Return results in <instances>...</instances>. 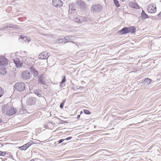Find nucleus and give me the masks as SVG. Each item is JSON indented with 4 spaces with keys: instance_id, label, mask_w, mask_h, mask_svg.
Returning <instances> with one entry per match:
<instances>
[{
    "instance_id": "1",
    "label": "nucleus",
    "mask_w": 161,
    "mask_h": 161,
    "mask_svg": "<svg viewBox=\"0 0 161 161\" xmlns=\"http://www.w3.org/2000/svg\"><path fill=\"white\" fill-rule=\"evenodd\" d=\"M2 112L3 114L9 116H12L15 114L17 112L16 108L9 104L4 105L2 106Z\"/></svg>"
},
{
    "instance_id": "2",
    "label": "nucleus",
    "mask_w": 161,
    "mask_h": 161,
    "mask_svg": "<svg viewBox=\"0 0 161 161\" xmlns=\"http://www.w3.org/2000/svg\"><path fill=\"white\" fill-rule=\"evenodd\" d=\"M72 19L75 22L80 23L82 25H84L91 21V17L89 16L74 17Z\"/></svg>"
},
{
    "instance_id": "3",
    "label": "nucleus",
    "mask_w": 161,
    "mask_h": 161,
    "mask_svg": "<svg viewBox=\"0 0 161 161\" xmlns=\"http://www.w3.org/2000/svg\"><path fill=\"white\" fill-rule=\"evenodd\" d=\"M103 8V7L100 4H93L90 8V11L93 13H99L100 12Z\"/></svg>"
},
{
    "instance_id": "4",
    "label": "nucleus",
    "mask_w": 161,
    "mask_h": 161,
    "mask_svg": "<svg viewBox=\"0 0 161 161\" xmlns=\"http://www.w3.org/2000/svg\"><path fill=\"white\" fill-rule=\"evenodd\" d=\"M14 89L19 91H22L25 89V85L23 82H18L15 84Z\"/></svg>"
},
{
    "instance_id": "5",
    "label": "nucleus",
    "mask_w": 161,
    "mask_h": 161,
    "mask_svg": "<svg viewBox=\"0 0 161 161\" xmlns=\"http://www.w3.org/2000/svg\"><path fill=\"white\" fill-rule=\"evenodd\" d=\"M31 76V75L30 72L27 70L24 71L21 74L22 78L25 80L29 79Z\"/></svg>"
},
{
    "instance_id": "6",
    "label": "nucleus",
    "mask_w": 161,
    "mask_h": 161,
    "mask_svg": "<svg viewBox=\"0 0 161 161\" xmlns=\"http://www.w3.org/2000/svg\"><path fill=\"white\" fill-rule=\"evenodd\" d=\"M76 4L81 9L85 8L86 6L85 2L81 0H77L76 1Z\"/></svg>"
},
{
    "instance_id": "7",
    "label": "nucleus",
    "mask_w": 161,
    "mask_h": 161,
    "mask_svg": "<svg viewBox=\"0 0 161 161\" xmlns=\"http://www.w3.org/2000/svg\"><path fill=\"white\" fill-rule=\"evenodd\" d=\"M53 5L56 7H60L63 5V2L60 0H53Z\"/></svg>"
},
{
    "instance_id": "8",
    "label": "nucleus",
    "mask_w": 161,
    "mask_h": 161,
    "mask_svg": "<svg viewBox=\"0 0 161 161\" xmlns=\"http://www.w3.org/2000/svg\"><path fill=\"white\" fill-rule=\"evenodd\" d=\"M64 38L65 40L64 43H65L68 42H70L74 43V42L72 41L75 40V37L73 36H66L64 37Z\"/></svg>"
},
{
    "instance_id": "9",
    "label": "nucleus",
    "mask_w": 161,
    "mask_h": 161,
    "mask_svg": "<svg viewBox=\"0 0 161 161\" xmlns=\"http://www.w3.org/2000/svg\"><path fill=\"white\" fill-rule=\"evenodd\" d=\"M147 11L150 13H154L156 11V6L153 4L149 5L147 8Z\"/></svg>"
},
{
    "instance_id": "10",
    "label": "nucleus",
    "mask_w": 161,
    "mask_h": 161,
    "mask_svg": "<svg viewBox=\"0 0 161 161\" xmlns=\"http://www.w3.org/2000/svg\"><path fill=\"white\" fill-rule=\"evenodd\" d=\"M45 77L44 74L40 75L38 76V82L42 85L45 84Z\"/></svg>"
},
{
    "instance_id": "11",
    "label": "nucleus",
    "mask_w": 161,
    "mask_h": 161,
    "mask_svg": "<svg viewBox=\"0 0 161 161\" xmlns=\"http://www.w3.org/2000/svg\"><path fill=\"white\" fill-rule=\"evenodd\" d=\"M8 64V60L5 58L3 56H0V64L3 65H6Z\"/></svg>"
},
{
    "instance_id": "12",
    "label": "nucleus",
    "mask_w": 161,
    "mask_h": 161,
    "mask_svg": "<svg viewBox=\"0 0 161 161\" xmlns=\"http://www.w3.org/2000/svg\"><path fill=\"white\" fill-rule=\"evenodd\" d=\"M36 102V99L33 97H29L26 101V103L27 105H32L35 104Z\"/></svg>"
},
{
    "instance_id": "13",
    "label": "nucleus",
    "mask_w": 161,
    "mask_h": 161,
    "mask_svg": "<svg viewBox=\"0 0 161 161\" xmlns=\"http://www.w3.org/2000/svg\"><path fill=\"white\" fill-rule=\"evenodd\" d=\"M49 56L48 54L46 52L40 53L39 56V58L41 59H47Z\"/></svg>"
},
{
    "instance_id": "14",
    "label": "nucleus",
    "mask_w": 161,
    "mask_h": 161,
    "mask_svg": "<svg viewBox=\"0 0 161 161\" xmlns=\"http://www.w3.org/2000/svg\"><path fill=\"white\" fill-rule=\"evenodd\" d=\"M14 63L17 67H20L22 66L23 63L20 61L19 58H16L13 59Z\"/></svg>"
},
{
    "instance_id": "15",
    "label": "nucleus",
    "mask_w": 161,
    "mask_h": 161,
    "mask_svg": "<svg viewBox=\"0 0 161 161\" xmlns=\"http://www.w3.org/2000/svg\"><path fill=\"white\" fill-rule=\"evenodd\" d=\"M31 146V143L29 142L24 145L22 146L19 147V148L21 150H25Z\"/></svg>"
},
{
    "instance_id": "16",
    "label": "nucleus",
    "mask_w": 161,
    "mask_h": 161,
    "mask_svg": "<svg viewBox=\"0 0 161 161\" xmlns=\"http://www.w3.org/2000/svg\"><path fill=\"white\" fill-rule=\"evenodd\" d=\"M129 6L132 8L138 9L140 8V7L136 3L134 2H130L129 3Z\"/></svg>"
},
{
    "instance_id": "17",
    "label": "nucleus",
    "mask_w": 161,
    "mask_h": 161,
    "mask_svg": "<svg viewBox=\"0 0 161 161\" xmlns=\"http://www.w3.org/2000/svg\"><path fill=\"white\" fill-rule=\"evenodd\" d=\"M31 71L34 77H36L38 76L39 74L38 72L34 69L33 67H31L30 68Z\"/></svg>"
},
{
    "instance_id": "18",
    "label": "nucleus",
    "mask_w": 161,
    "mask_h": 161,
    "mask_svg": "<svg viewBox=\"0 0 161 161\" xmlns=\"http://www.w3.org/2000/svg\"><path fill=\"white\" fill-rule=\"evenodd\" d=\"M128 30V33H134L136 30V28L134 26L127 27Z\"/></svg>"
},
{
    "instance_id": "19",
    "label": "nucleus",
    "mask_w": 161,
    "mask_h": 161,
    "mask_svg": "<svg viewBox=\"0 0 161 161\" xmlns=\"http://www.w3.org/2000/svg\"><path fill=\"white\" fill-rule=\"evenodd\" d=\"M128 30L127 27L123 28L121 30L119 31V32L121 33L122 35L128 33Z\"/></svg>"
},
{
    "instance_id": "20",
    "label": "nucleus",
    "mask_w": 161,
    "mask_h": 161,
    "mask_svg": "<svg viewBox=\"0 0 161 161\" xmlns=\"http://www.w3.org/2000/svg\"><path fill=\"white\" fill-rule=\"evenodd\" d=\"M151 80L148 78H146L143 81L144 85L147 86L149 85L151 83Z\"/></svg>"
},
{
    "instance_id": "21",
    "label": "nucleus",
    "mask_w": 161,
    "mask_h": 161,
    "mask_svg": "<svg viewBox=\"0 0 161 161\" xmlns=\"http://www.w3.org/2000/svg\"><path fill=\"white\" fill-rule=\"evenodd\" d=\"M6 73V71L5 70L4 67L0 66V74L3 75H5Z\"/></svg>"
},
{
    "instance_id": "22",
    "label": "nucleus",
    "mask_w": 161,
    "mask_h": 161,
    "mask_svg": "<svg viewBox=\"0 0 161 161\" xmlns=\"http://www.w3.org/2000/svg\"><path fill=\"white\" fill-rule=\"evenodd\" d=\"M75 8H72V5L70 4L69 6V13L72 14V12L73 11V13L75 14V12H74L73 11H75Z\"/></svg>"
},
{
    "instance_id": "23",
    "label": "nucleus",
    "mask_w": 161,
    "mask_h": 161,
    "mask_svg": "<svg viewBox=\"0 0 161 161\" xmlns=\"http://www.w3.org/2000/svg\"><path fill=\"white\" fill-rule=\"evenodd\" d=\"M141 16L142 19H145L148 18V16L147 14L144 11H142L141 13Z\"/></svg>"
},
{
    "instance_id": "24",
    "label": "nucleus",
    "mask_w": 161,
    "mask_h": 161,
    "mask_svg": "<svg viewBox=\"0 0 161 161\" xmlns=\"http://www.w3.org/2000/svg\"><path fill=\"white\" fill-rule=\"evenodd\" d=\"M64 39H58L56 41V43H64Z\"/></svg>"
},
{
    "instance_id": "25",
    "label": "nucleus",
    "mask_w": 161,
    "mask_h": 161,
    "mask_svg": "<svg viewBox=\"0 0 161 161\" xmlns=\"http://www.w3.org/2000/svg\"><path fill=\"white\" fill-rule=\"evenodd\" d=\"M34 93L38 97H41V94L40 93V91L39 89H36L34 91Z\"/></svg>"
},
{
    "instance_id": "26",
    "label": "nucleus",
    "mask_w": 161,
    "mask_h": 161,
    "mask_svg": "<svg viewBox=\"0 0 161 161\" xmlns=\"http://www.w3.org/2000/svg\"><path fill=\"white\" fill-rule=\"evenodd\" d=\"M38 142H40L38 140H36L35 141H31L29 142L30 143H31V146L33 144H38L39 143Z\"/></svg>"
},
{
    "instance_id": "27",
    "label": "nucleus",
    "mask_w": 161,
    "mask_h": 161,
    "mask_svg": "<svg viewBox=\"0 0 161 161\" xmlns=\"http://www.w3.org/2000/svg\"><path fill=\"white\" fill-rule=\"evenodd\" d=\"M115 5L117 7L120 6V5L119 4V2L117 0H113Z\"/></svg>"
},
{
    "instance_id": "28",
    "label": "nucleus",
    "mask_w": 161,
    "mask_h": 161,
    "mask_svg": "<svg viewBox=\"0 0 161 161\" xmlns=\"http://www.w3.org/2000/svg\"><path fill=\"white\" fill-rule=\"evenodd\" d=\"M4 93V90L1 87H0V97H1L3 95Z\"/></svg>"
},
{
    "instance_id": "29",
    "label": "nucleus",
    "mask_w": 161,
    "mask_h": 161,
    "mask_svg": "<svg viewBox=\"0 0 161 161\" xmlns=\"http://www.w3.org/2000/svg\"><path fill=\"white\" fill-rule=\"evenodd\" d=\"M84 112L85 114H91V113L90 112L87 110H84Z\"/></svg>"
},
{
    "instance_id": "30",
    "label": "nucleus",
    "mask_w": 161,
    "mask_h": 161,
    "mask_svg": "<svg viewBox=\"0 0 161 161\" xmlns=\"http://www.w3.org/2000/svg\"><path fill=\"white\" fill-rule=\"evenodd\" d=\"M12 25L10 24L9 25H8L7 27H4V28H3V29H2L1 30H4V29H6L7 28H8V27L12 28Z\"/></svg>"
},
{
    "instance_id": "31",
    "label": "nucleus",
    "mask_w": 161,
    "mask_h": 161,
    "mask_svg": "<svg viewBox=\"0 0 161 161\" xmlns=\"http://www.w3.org/2000/svg\"><path fill=\"white\" fill-rule=\"evenodd\" d=\"M4 152H1L0 151V156H4L5 155Z\"/></svg>"
},
{
    "instance_id": "32",
    "label": "nucleus",
    "mask_w": 161,
    "mask_h": 161,
    "mask_svg": "<svg viewBox=\"0 0 161 161\" xmlns=\"http://www.w3.org/2000/svg\"><path fill=\"white\" fill-rule=\"evenodd\" d=\"M66 80V78H65V76H64V78L62 80V81H61L62 83H64L65 81Z\"/></svg>"
},
{
    "instance_id": "33",
    "label": "nucleus",
    "mask_w": 161,
    "mask_h": 161,
    "mask_svg": "<svg viewBox=\"0 0 161 161\" xmlns=\"http://www.w3.org/2000/svg\"><path fill=\"white\" fill-rule=\"evenodd\" d=\"M64 103H61L60 105V108H63L64 107Z\"/></svg>"
},
{
    "instance_id": "34",
    "label": "nucleus",
    "mask_w": 161,
    "mask_h": 161,
    "mask_svg": "<svg viewBox=\"0 0 161 161\" xmlns=\"http://www.w3.org/2000/svg\"><path fill=\"white\" fill-rule=\"evenodd\" d=\"M64 139H61L59 140L58 141V143H61L62 142H63L64 141Z\"/></svg>"
},
{
    "instance_id": "35",
    "label": "nucleus",
    "mask_w": 161,
    "mask_h": 161,
    "mask_svg": "<svg viewBox=\"0 0 161 161\" xmlns=\"http://www.w3.org/2000/svg\"><path fill=\"white\" fill-rule=\"evenodd\" d=\"M12 28H17V26L15 25H12Z\"/></svg>"
},
{
    "instance_id": "36",
    "label": "nucleus",
    "mask_w": 161,
    "mask_h": 161,
    "mask_svg": "<svg viewBox=\"0 0 161 161\" xmlns=\"http://www.w3.org/2000/svg\"><path fill=\"white\" fill-rule=\"evenodd\" d=\"M71 138H72L71 137H67L66 138L65 140H69L71 139Z\"/></svg>"
},
{
    "instance_id": "37",
    "label": "nucleus",
    "mask_w": 161,
    "mask_h": 161,
    "mask_svg": "<svg viewBox=\"0 0 161 161\" xmlns=\"http://www.w3.org/2000/svg\"><path fill=\"white\" fill-rule=\"evenodd\" d=\"M20 38H21L23 39V38H25V37L23 36V35H21V36H20Z\"/></svg>"
},
{
    "instance_id": "38",
    "label": "nucleus",
    "mask_w": 161,
    "mask_h": 161,
    "mask_svg": "<svg viewBox=\"0 0 161 161\" xmlns=\"http://www.w3.org/2000/svg\"><path fill=\"white\" fill-rule=\"evenodd\" d=\"M80 117V115H77V118L78 119H79Z\"/></svg>"
},
{
    "instance_id": "39",
    "label": "nucleus",
    "mask_w": 161,
    "mask_h": 161,
    "mask_svg": "<svg viewBox=\"0 0 161 161\" xmlns=\"http://www.w3.org/2000/svg\"><path fill=\"white\" fill-rule=\"evenodd\" d=\"M63 83H62V82H60V86H62V85H63Z\"/></svg>"
},
{
    "instance_id": "40",
    "label": "nucleus",
    "mask_w": 161,
    "mask_h": 161,
    "mask_svg": "<svg viewBox=\"0 0 161 161\" xmlns=\"http://www.w3.org/2000/svg\"><path fill=\"white\" fill-rule=\"evenodd\" d=\"M2 121V120L0 118V123Z\"/></svg>"
},
{
    "instance_id": "41",
    "label": "nucleus",
    "mask_w": 161,
    "mask_h": 161,
    "mask_svg": "<svg viewBox=\"0 0 161 161\" xmlns=\"http://www.w3.org/2000/svg\"><path fill=\"white\" fill-rule=\"evenodd\" d=\"M65 100H64L63 102L62 103H64H64L65 102Z\"/></svg>"
},
{
    "instance_id": "42",
    "label": "nucleus",
    "mask_w": 161,
    "mask_h": 161,
    "mask_svg": "<svg viewBox=\"0 0 161 161\" xmlns=\"http://www.w3.org/2000/svg\"><path fill=\"white\" fill-rule=\"evenodd\" d=\"M34 80H31V82L33 83V82Z\"/></svg>"
},
{
    "instance_id": "43",
    "label": "nucleus",
    "mask_w": 161,
    "mask_h": 161,
    "mask_svg": "<svg viewBox=\"0 0 161 161\" xmlns=\"http://www.w3.org/2000/svg\"><path fill=\"white\" fill-rule=\"evenodd\" d=\"M30 161H34V159H32Z\"/></svg>"
},
{
    "instance_id": "44",
    "label": "nucleus",
    "mask_w": 161,
    "mask_h": 161,
    "mask_svg": "<svg viewBox=\"0 0 161 161\" xmlns=\"http://www.w3.org/2000/svg\"><path fill=\"white\" fill-rule=\"evenodd\" d=\"M158 15H161V12L160 13L158 14Z\"/></svg>"
},
{
    "instance_id": "45",
    "label": "nucleus",
    "mask_w": 161,
    "mask_h": 161,
    "mask_svg": "<svg viewBox=\"0 0 161 161\" xmlns=\"http://www.w3.org/2000/svg\"><path fill=\"white\" fill-rule=\"evenodd\" d=\"M82 113V111H81L80 112V114H81Z\"/></svg>"
},
{
    "instance_id": "46",
    "label": "nucleus",
    "mask_w": 161,
    "mask_h": 161,
    "mask_svg": "<svg viewBox=\"0 0 161 161\" xmlns=\"http://www.w3.org/2000/svg\"><path fill=\"white\" fill-rule=\"evenodd\" d=\"M80 87L81 88V89H82V88H83V86H81V87Z\"/></svg>"
},
{
    "instance_id": "47",
    "label": "nucleus",
    "mask_w": 161,
    "mask_h": 161,
    "mask_svg": "<svg viewBox=\"0 0 161 161\" xmlns=\"http://www.w3.org/2000/svg\"><path fill=\"white\" fill-rule=\"evenodd\" d=\"M26 39H27V40H28V39L26 38H25Z\"/></svg>"
},
{
    "instance_id": "48",
    "label": "nucleus",
    "mask_w": 161,
    "mask_h": 161,
    "mask_svg": "<svg viewBox=\"0 0 161 161\" xmlns=\"http://www.w3.org/2000/svg\"><path fill=\"white\" fill-rule=\"evenodd\" d=\"M30 58V59H32V58Z\"/></svg>"
}]
</instances>
